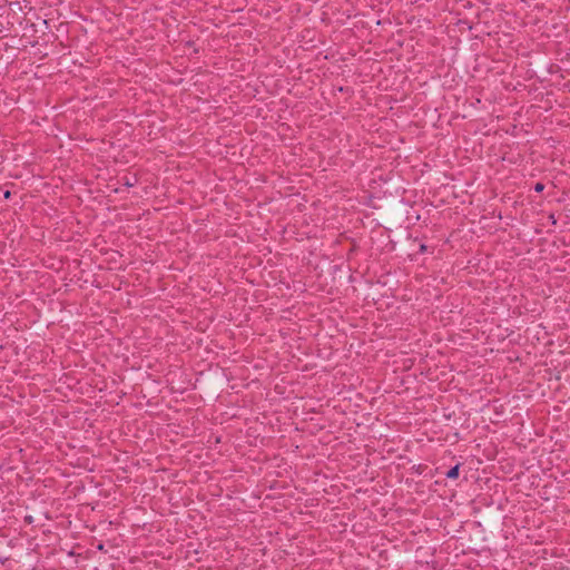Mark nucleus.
Returning a JSON list of instances; mask_svg holds the SVG:
<instances>
[{
    "label": "nucleus",
    "instance_id": "1",
    "mask_svg": "<svg viewBox=\"0 0 570 570\" xmlns=\"http://www.w3.org/2000/svg\"><path fill=\"white\" fill-rule=\"evenodd\" d=\"M459 475V465H454L448 473L446 476L450 479H455Z\"/></svg>",
    "mask_w": 570,
    "mask_h": 570
},
{
    "label": "nucleus",
    "instance_id": "2",
    "mask_svg": "<svg viewBox=\"0 0 570 570\" xmlns=\"http://www.w3.org/2000/svg\"><path fill=\"white\" fill-rule=\"evenodd\" d=\"M534 189H535V191H541V190H543V185H542V184H540V183H538V184L534 186Z\"/></svg>",
    "mask_w": 570,
    "mask_h": 570
}]
</instances>
